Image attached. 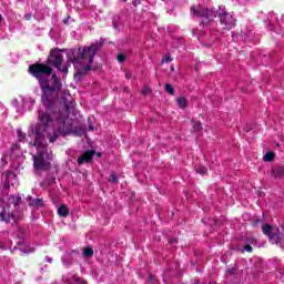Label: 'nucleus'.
<instances>
[{
  "instance_id": "f257e3e1",
  "label": "nucleus",
  "mask_w": 284,
  "mask_h": 284,
  "mask_svg": "<svg viewBox=\"0 0 284 284\" xmlns=\"http://www.w3.org/2000/svg\"><path fill=\"white\" fill-rule=\"evenodd\" d=\"M29 72L40 83L42 92L41 103L43 108L38 111V121L43 129L41 130L39 126L31 129L36 141L33 144L29 143V145L37 150V154L32 155L36 171L45 172L50 170V161H52V151L48 150L45 136L50 143H54L59 139V134L65 136L72 132V121L68 116L70 112H74V102L70 92H64L62 100L65 109H57L54 98L59 97V91L63 84H61V80L57 78V74H52V68L48 64H32L29 67ZM50 74L52 77L48 81Z\"/></svg>"
},
{
  "instance_id": "f03ea898",
  "label": "nucleus",
  "mask_w": 284,
  "mask_h": 284,
  "mask_svg": "<svg viewBox=\"0 0 284 284\" xmlns=\"http://www.w3.org/2000/svg\"><path fill=\"white\" fill-rule=\"evenodd\" d=\"M103 43L95 42L90 47L79 48L78 50H71L68 54L67 64L63 65V53L65 50L53 49L50 52V57L48 59L50 65L57 68L59 72H63V74H68V67L73 63L75 72V79H81L83 74L90 72V70H94L92 68V63L94 61V57L101 49Z\"/></svg>"
},
{
  "instance_id": "7ed1b4c3",
  "label": "nucleus",
  "mask_w": 284,
  "mask_h": 284,
  "mask_svg": "<svg viewBox=\"0 0 284 284\" xmlns=\"http://www.w3.org/2000/svg\"><path fill=\"white\" fill-rule=\"evenodd\" d=\"M216 14L220 19V23L221 26H223L224 30H232V28H234V26H236V17H234V13H230L225 10V8L223 9H219L216 11Z\"/></svg>"
},
{
  "instance_id": "20e7f679",
  "label": "nucleus",
  "mask_w": 284,
  "mask_h": 284,
  "mask_svg": "<svg viewBox=\"0 0 284 284\" xmlns=\"http://www.w3.org/2000/svg\"><path fill=\"white\" fill-rule=\"evenodd\" d=\"M191 12L194 17H200L202 19V23H210V21L216 17V11L212 9H205L201 4L197 7H192Z\"/></svg>"
},
{
  "instance_id": "39448f33",
  "label": "nucleus",
  "mask_w": 284,
  "mask_h": 284,
  "mask_svg": "<svg viewBox=\"0 0 284 284\" xmlns=\"http://www.w3.org/2000/svg\"><path fill=\"white\" fill-rule=\"evenodd\" d=\"M34 103H37L34 99L30 97H27V98L22 97L20 98V102L19 100H13L12 105L17 108V112H20L21 114H23V112L32 110V108H34Z\"/></svg>"
},
{
  "instance_id": "423d86ee",
  "label": "nucleus",
  "mask_w": 284,
  "mask_h": 284,
  "mask_svg": "<svg viewBox=\"0 0 284 284\" xmlns=\"http://www.w3.org/2000/svg\"><path fill=\"white\" fill-rule=\"evenodd\" d=\"M262 231H263V234H265L270 239L271 243L276 244L281 241V235H280L281 231L276 232V230H274L272 225L265 224L262 227Z\"/></svg>"
},
{
  "instance_id": "0eeeda50",
  "label": "nucleus",
  "mask_w": 284,
  "mask_h": 284,
  "mask_svg": "<svg viewBox=\"0 0 284 284\" xmlns=\"http://www.w3.org/2000/svg\"><path fill=\"white\" fill-rule=\"evenodd\" d=\"M62 280L67 284H88V282L77 277L74 274L64 275Z\"/></svg>"
},
{
  "instance_id": "6e6552de",
  "label": "nucleus",
  "mask_w": 284,
  "mask_h": 284,
  "mask_svg": "<svg viewBox=\"0 0 284 284\" xmlns=\"http://www.w3.org/2000/svg\"><path fill=\"white\" fill-rule=\"evenodd\" d=\"M94 154L95 152L93 150L87 151L78 159V164L83 165V163H90V161H92V159L94 158Z\"/></svg>"
},
{
  "instance_id": "1a4fd4ad",
  "label": "nucleus",
  "mask_w": 284,
  "mask_h": 284,
  "mask_svg": "<svg viewBox=\"0 0 284 284\" xmlns=\"http://www.w3.org/2000/svg\"><path fill=\"white\" fill-rule=\"evenodd\" d=\"M12 219H14V215H12V213L10 212V209H3L0 212V221H3L4 223H10V221H12Z\"/></svg>"
},
{
  "instance_id": "9d476101",
  "label": "nucleus",
  "mask_w": 284,
  "mask_h": 284,
  "mask_svg": "<svg viewBox=\"0 0 284 284\" xmlns=\"http://www.w3.org/2000/svg\"><path fill=\"white\" fill-rule=\"evenodd\" d=\"M176 103L180 110H185L190 105V101H187V98L185 97L176 98Z\"/></svg>"
},
{
  "instance_id": "9b49d317",
  "label": "nucleus",
  "mask_w": 284,
  "mask_h": 284,
  "mask_svg": "<svg viewBox=\"0 0 284 284\" xmlns=\"http://www.w3.org/2000/svg\"><path fill=\"white\" fill-rule=\"evenodd\" d=\"M233 276L235 278H241V273L239 272V268L232 267L226 271V278H232Z\"/></svg>"
},
{
  "instance_id": "f8f14e48",
  "label": "nucleus",
  "mask_w": 284,
  "mask_h": 284,
  "mask_svg": "<svg viewBox=\"0 0 284 284\" xmlns=\"http://www.w3.org/2000/svg\"><path fill=\"white\" fill-rule=\"evenodd\" d=\"M30 207H34L36 210H39V207H43V199H33L29 201Z\"/></svg>"
},
{
  "instance_id": "ddd939ff",
  "label": "nucleus",
  "mask_w": 284,
  "mask_h": 284,
  "mask_svg": "<svg viewBox=\"0 0 284 284\" xmlns=\"http://www.w3.org/2000/svg\"><path fill=\"white\" fill-rule=\"evenodd\" d=\"M58 214H59V216L65 217L70 214V209H68V206L65 204H62L58 209Z\"/></svg>"
},
{
  "instance_id": "4468645a",
  "label": "nucleus",
  "mask_w": 284,
  "mask_h": 284,
  "mask_svg": "<svg viewBox=\"0 0 284 284\" xmlns=\"http://www.w3.org/2000/svg\"><path fill=\"white\" fill-rule=\"evenodd\" d=\"M273 176H275V179H281V176H284V168L277 166L273 169Z\"/></svg>"
},
{
  "instance_id": "2eb2a0df",
  "label": "nucleus",
  "mask_w": 284,
  "mask_h": 284,
  "mask_svg": "<svg viewBox=\"0 0 284 284\" xmlns=\"http://www.w3.org/2000/svg\"><path fill=\"white\" fill-rule=\"evenodd\" d=\"M10 176H13V179H17L11 172L6 174V181H4V189L8 190L10 187Z\"/></svg>"
},
{
  "instance_id": "dca6fc26",
  "label": "nucleus",
  "mask_w": 284,
  "mask_h": 284,
  "mask_svg": "<svg viewBox=\"0 0 284 284\" xmlns=\"http://www.w3.org/2000/svg\"><path fill=\"white\" fill-rule=\"evenodd\" d=\"M192 125H193V132H201V130H203V126H201L200 121H193Z\"/></svg>"
},
{
  "instance_id": "f3484780",
  "label": "nucleus",
  "mask_w": 284,
  "mask_h": 284,
  "mask_svg": "<svg viewBox=\"0 0 284 284\" xmlns=\"http://www.w3.org/2000/svg\"><path fill=\"white\" fill-rule=\"evenodd\" d=\"M17 134H18V140L20 141V143H26V133H23V131H21V129L17 130Z\"/></svg>"
},
{
  "instance_id": "a211bd4d",
  "label": "nucleus",
  "mask_w": 284,
  "mask_h": 284,
  "mask_svg": "<svg viewBox=\"0 0 284 284\" xmlns=\"http://www.w3.org/2000/svg\"><path fill=\"white\" fill-rule=\"evenodd\" d=\"M83 256H85L87 258H90V256H94V250H92L91 247L84 248Z\"/></svg>"
},
{
  "instance_id": "6ab92c4d",
  "label": "nucleus",
  "mask_w": 284,
  "mask_h": 284,
  "mask_svg": "<svg viewBox=\"0 0 284 284\" xmlns=\"http://www.w3.org/2000/svg\"><path fill=\"white\" fill-rule=\"evenodd\" d=\"M263 160L266 161V162L274 161V152H267V153L263 156Z\"/></svg>"
},
{
  "instance_id": "aec40b11",
  "label": "nucleus",
  "mask_w": 284,
  "mask_h": 284,
  "mask_svg": "<svg viewBox=\"0 0 284 284\" xmlns=\"http://www.w3.org/2000/svg\"><path fill=\"white\" fill-rule=\"evenodd\" d=\"M110 183H119V176L115 173H111L109 178Z\"/></svg>"
},
{
  "instance_id": "412c9836",
  "label": "nucleus",
  "mask_w": 284,
  "mask_h": 284,
  "mask_svg": "<svg viewBox=\"0 0 284 284\" xmlns=\"http://www.w3.org/2000/svg\"><path fill=\"white\" fill-rule=\"evenodd\" d=\"M165 90L169 94H171V97H174V87H172V84H166Z\"/></svg>"
},
{
  "instance_id": "4be33fe9",
  "label": "nucleus",
  "mask_w": 284,
  "mask_h": 284,
  "mask_svg": "<svg viewBox=\"0 0 284 284\" xmlns=\"http://www.w3.org/2000/svg\"><path fill=\"white\" fill-rule=\"evenodd\" d=\"M196 172H197L199 174H202V175L207 174V168H205V166H200V168L196 170Z\"/></svg>"
},
{
  "instance_id": "5701e85b",
  "label": "nucleus",
  "mask_w": 284,
  "mask_h": 284,
  "mask_svg": "<svg viewBox=\"0 0 284 284\" xmlns=\"http://www.w3.org/2000/svg\"><path fill=\"white\" fill-rule=\"evenodd\" d=\"M20 252H23V254H30V253L34 252V247L20 248Z\"/></svg>"
},
{
  "instance_id": "b1692460",
  "label": "nucleus",
  "mask_w": 284,
  "mask_h": 284,
  "mask_svg": "<svg viewBox=\"0 0 284 284\" xmlns=\"http://www.w3.org/2000/svg\"><path fill=\"white\" fill-rule=\"evenodd\" d=\"M125 59H126V57H125L124 53L118 54V61H119V63H123V61H125Z\"/></svg>"
},
{
  "instance_id": "393cba45",
  "label": "nucleus",
  "mask_w": 284,
  "mask_h": 284,
  "mask_svg": "<svg viewBox=\"0 0 284 284\" xmlns=\"http://www.w3.org/2000/svg\"><path fill=\"white\" fill-rule=\"evenodd\" d=\"M142 94H152V89H150L149 87H144L142 89Z\"/></svg>"
},
{
  "instance_id": "a878e982",
  "label": "nucleus",
  "mask_w": 284,
  "mask_h": 284,
  "mask_svg": "<svg viewBox=\"0 0 284 284\" xmlns=\"http://www.w3.org/2000/svg\"><path fill=\"white\" fill-rule=\"evenodd\" d=\"M172 61V55H165L163 59H162V63H170Z\"/></svg>"
},
{
  "instance_id": "bb28decb",
  "label": "nucleus",
  "mask_w": 284,
  "mask_h": 284,
  "mask_svg": "<svg viewBox=\"0 0 284 284\" xmlns=\"http://www.w3.org/2000/svg\"><path fill=\"white\" fill-rule=\"evenodd\" d=\"M61 261H62L63 265H65V267H68L70 265V261L68 260V257L62 256Z\"/></svg>"
},
{
  "instance_id": "cd10ccee",
  "label": "nucleus",
  "mask_w": 284,
  "mask_h": 284,
  "mask_svg": "<svg viewBox=\"0 0 284 284\" xmlns=\"http://www.w3.org/2000/svg\"><path fill=\"white\" fill-rule=\"evenodd\" d=\"M244 252H252V246L251 245L244 246Z\"/></svg>"
},
{
  "instance_id": "c85d7f7f",
  "label": "nucleus",
  "mask_w": 284,
  "mask_h": 284,
  "mask_svg": "<svg viewBox=\"0 0 284 284\" xmlns=\"http://www.w3.org/2000/svg\"><path fill=\"white\" fill-rule=\"evenodd\" d=\"M19 201H21V197H17L16 201H13V205L14 206L19 205Z\"/></svg>"
},
{
  "instance_id": "c756f323",
  "label": "nucleus",
  "mask_w": 284,
  "mask_h": 284,
  "mask_svg": "<svg viewBox=\"0 0 284 284\" xmlns=\"http://www.w3.org/2000/svg\"><path fill=\"white\" fill-rule=\"evenodd\" d=\"M125 79H132V73L126 72V73H125Z\"/></svg>"
},
{
  "instance_id": "7c9ffc66",
  "label": "nucleus",
  "mask_w": 284,
  "mask_h": 284,
  "mask_svg": "<svg viewBox=\"0 0 284 284\" xmlns=\"http://www.w3.org/2000/svg\"><path fill=\"white\" fill-rule=\"evenodd\" d=\"M149 281H150V283H154V276L153 275H149Z\"/></svg>"
},
{
  "instance_id": "2f4dec72",
  "label": "nucleus",
  "mask_w": 284,
  "mask_h": 284,
  "mask_svg": "<svg viewBox=\"0 0 284 284\" xmlns=\"http://www.w3.org/2000/svg\"><path fill=\"white\" fill-rule=\"evenodd\" d=\"M141 3V0H133V6H139Z\"/></svg>"
},
{
  "instance_id": "473e14b6",
  "label": "nucleus",
  "mask_w": 284,
  "mask_h": 284,
  "mask_svg": "<svg viewBox=\"0 0 284 284\" xmlns=\"http://www.w3.org/2000/svg\"><path fill=\"white\" fill-rule=\"evenodd\" d=\"M68 21H70V17L63 20V23L68 24Z\"/></svg>"
},
{
  "instance_id": "72a5a7b5",
  "label": "nucleus",
  "mask_w": 284,
  "mask_h": 284,
  "mask_svg": "<svg viewBox=\"0 0 284 284\" xmlns=\"http://www.w3.org/2000/svg\"><path fill=\"white\" fill-rule=\"evenodd\" d=\"M272 17H274V12L268 13V19H272Z\"/></svg>"
},
{
  "instance_id": "f704fd0d",
  "label": "nucleus",
  "mask_w": 284,
  "mask_h": 284,
  "mask_svg": "<svg viewBox=\"0 0 284 284\" xmlns=\"http://www.w3.org/2000/svg\"><path fill=\"white\" fill-rule=\"evenodd\" d=\"M47 262H48V263H52V257H48V256H47Z\"/></svg>"
},
{
  "instance_id": "c9c22d12",
  "label": "nucleus",
  "mask_w": 284,
  "mask_h": 284,
  "mask_svg": "<svg viewBox=\"0 0 284 284\" xmlns=\"http://www.w3.org/2000/svg\"><path fill=\"white\" fill-rule=\"evenodd\" d=\"M2 20H3V16L0 14V23H1Z\"/></svg>"
},
{
  "instance_id": "e433bc0d",
  "label": "nucleus",
  "mask_w": 284,
  "mask_h": 284,
  "mask_svg": "<svg viewBox=\"0 0 284 284\" xmlns=\"http://www.w3.org/2000/svg\"><path fill=\"white\" fill-rule=\"evenodd\" d=\"M113 28H115V30H116V28H119V26H116V23H114V24H113Z\"/></svg>"
},
{
  "instance_id": "4c0bfd02",
  "label": "nucleus",
  "mask_w": 284,
  "mask_h": 284,
  "mask_svg": "<svg viewBox=\"0 0 284 284\" xmlns=\"http://www.w3.org/2000/svg\"><path fill=\"white\" fill-rule=\"evenodd\" d=\"M89 130H94V126L90 125V126H89Z\"/></svg>"
},
{
  "instance_id": "58836bf2",
  "label": "nucleus",
  "mask_w": 284,
  "mask_h": 284,
  "mask_svg": "<svg viewBox=\"0 0 284 284\" xmlns=\"http://www.w3.org/2000/svg\"><path fill=\"white\" fill-rule=\"evenodd\" d=\"M123 1H128V0H123Z\"/></svg>"
}]
</instances>
